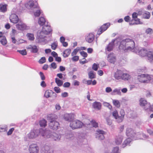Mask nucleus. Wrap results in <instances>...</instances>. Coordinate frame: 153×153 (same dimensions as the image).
I'll use <instances>...</instances> for the list:
<instances>
[{
	"label": "nucleus",
	"mask_w": 153,
	"mask_h": 153,
	"mask_svg": "<svg viewBox=\"0 0 153 153\" xmlns=\"http://www.w3.org/2000/svg\"><path fill=\"white\" fill-rule=\"evenodd\" d=\"M135 48L134 42L132 39H129L123 40L121 42L119 46V48L120 50L125 52L130 51L134 52Z\"/></svg>",
	"instance_id": "obj_1"
},
{
	"label": "nucleus",
	"mask_w": 153,
	"mask_h": 153,
	"mask_svg": "<svg viewBox=\"0 0 153 153\" xmlns=\"http://www.w3.org/2000/svg\"><path fill=\"white\" fill-rule=\"evenodd\" d=\"M51 27L48 25L44 26L40 32L39 38L38 42H43V43H46L49 40L47 39L46 35L48 34L51 31Z\"/></svg>",
	"instance_id": "obj_2"
},
{
	"label": "nucleus",
	"mask_w": 153,
	"mask_h": 153,
	"mask_svg": "<svg viewBox=\"0 0 153 153\" xmlns=\"http://www.w3.org/2000/svg\"><path fill=\"white\" fill-rule=\"evenodd\" d=\"M48 118L50 120L49 124L50 128L53 130L57 129L59 127V123L55 120L57 118V116L55 114H49Z\"/></svg>",
	"instance_id": "obj_3"
},
{
	"label": "nucleus",
	"mask_w": 153,
	"mask_h": 153,
	"mask_svg": "<svg viewBox=\"0 0 153 153\" xmlns=\"http://www.w3.org/2000/svg\"><path fill=\"white\" fill-rule=\"evenodd\" d=\"M45 134L43 133L42 132H41V135L45 138H51L53 140L59 141L61 139V134H57L55 132L52 133L51 134H48V131H45Z\"/></svg>",
	"instance_id": "obj_4"
},
{
	"label": "nucleus",
	"mask_w": 153,
	"mask_h": 153,
	"mask_svg": "<svg viewBox=\"0 0 153 153\" xmlns=\"http://www.w3.org/2000/svg\"><path fill=\"white\" fill-rule=\"evenodd\" d=\"M153 76L148 74H143L138 75L137 76V80L140 83H148L152 79Z\"/></svg>",
	"instance_id": "obj_5"
},
{
	"label": "nucleus",
	"mask_w": 153,
	"mask_h": 153,
	"mask_svg": "<svg viewBox=\"0 0 153 153\" xmlns=\"http://www.w3.org/2000/svg\"><path fill=\"white\" fill-rule=\"evenodd\" d=\"M152 52L150 51H148L147 50L144 48H139L138 47H135L134 51V52L136 53L141 56H147L148 60V55L149 53Z\"/></svg>",
	"instance_id": "obj_6"
},
{
	"label": "nucleus",
	"mask_w": 153,
	"mask_h": 153,
	"mask_svg": "<svg viewBox=\"0 0 153 153\" xmlns=\"http://www.w3.org/2000/svg\"><path fill=\"white\" fill-rule=\"evenodd\" d=\"M41 132H42L44 134L45 133V130L42 129H40V131L35 130L31 131L27 135V136L29 139H34L38 137L40 133L41 134Z\"/></svg>",
	"instance_id": "obj_7"
},
{
	"label": "nucleus",
	"mask_w": 153,
	"mask_h": 153,
	"mask_svg": "<svg viewBox=\"0 0 153 153\" xmlns=\"http://www.w3.org/2000/svg\"><path fill=\"white\" fill-rule=\"evenodd\" d=\"M83 125V123L78 120H72L70 124V126L73 129L80 128L82 127Z\"/></svg>",
	"instance_id": "obj_8"
},
{
	"label": "nucleus",
	"mask_w": 153,
	"mask_h": 153,
	"mask_svg": "<svg viewBox=\"0 0 153 153\" xmlns=\"http://www.w3.org/2000/svg\"><path fill=\"white\" fill-rule=\"evenodd\" d=\"M16 27L18 30L21 31L27 30L30 29V27L29 26H27L25 24L21 21H19L16 25Z\"/></svg>",
	"instance_id": "obj_9"
},
{
	"label": "nucleus",
	"mask_w": 153,
	"mask_h": 153,
	"mask_svg": "<svg viewBox=\"0 0 153 153\" xmlns=\"http://www.w3.org/2000/svg\"><path fill=\"white\" fill-rule=\"evenodd\" d=\"M28 150L30 153H39V149L36 144L32 143L29 146Z\"/></svg>",
	"instance_id": "obj_10"
},
{
	"label": "nucleus",
	"mask_w": 153,
	"mask_h": 153,
	"mask_svg": "<svg viewBox=\"0 0 153 153\" xmlns=\"http://www.w3.org/2000/svg\"><path fill=\"white\" fill-rule=\"evenodd\" d=\"M107 59L108 62L114 64L117 61L116 56L114 53H111L108 55Z\"/></svg>",
	"instance_id": "obj_11"
},
{
	"label": "nucleus",
	"mask_w": 153,
	"mask_h": 153,
	"mask_svg": "<svg viewBox=\"0 0 153 153\" xmlns=\"http://www.w3.org/2000/svg\"><path fill=\"white\" fill-rule=\"evenodd\" d=\"M36 6H38V4H35L33 1H29L25 4V6L30 10V12L33 11L35 8Z\"/></svg>",
	"instance_id": "obj_12"
},
{
	"label": "nucleus",
	"mask_w": 153,
	"mask_h": 153,
	"mask_svg": "<svg viewBox=\"0 0 153 153\" xmlns=\"http://www.w3.org/2000/svg\"><path fill=\"white\" fill-rule=\"evenodd\" d=\"M117 42V39L112 40L111 42H110L106 46L105 48V51L106 52V51H107L108 52H110L112 51L114 46V43Z\"/></svg>",
	"instance_id": "obj_13"
},
{
	"label": "nucleus",
	"mask_w": 153,
	"mask_h": 153,
	"mask_svg": "<svg viewBox=\"0 0 153 153\" xmlns=\"http://www.w3.org/2000/svg\"><path fill=\"white\" fill-rule=\"evenodd\" d=\"M41 152V153H53V152L49 146L45 145L42 147Z\"/></svg>",
	"instance_id": "obj_14"
},
{
	"label": "nucleus",
	"mask_w": 153,
	"mask_h": 153,
	"mask_svg": "<svg viewBox=\"0 0 153 153\" xmlns=\"http://www.w3.org/2000/svg\"><path fill=\"white\" fill-rule=\"evenodd\" d=\"M105 132L101 130H97L96 133V137L99 140H102L104 138V134Z\"/></svg>",
	"instance_id": "obj_15"
},
{
	"label": "nucleus",
	"mask_w": 153,
	"mask_h": 153,
	"mask_svg": "<svg viewBox=\"0 0 153 153\" xmlns=\"http://www.w3.org/2000/svg\"><path fill=\"white\" fill-rule=\"evenodd\" d=\"M74 117V114H73L66 113L64 114V118L66 121L71 122Z\"/></svg>",
	"instance_id": "obj_16"
},
{
	"label": "nucleus",
	"mask_w": 153,
	"mask_h": 153,
	"mask_svg": "<svg viewBox=\"0 0 153 153\" xmlns=\"http://www.w3.org/2000/svg\"><path fill=\"white\" fill-rule=\"evenodd\" d=\"M140 105L141 106H144V109L147 107L150 106V104L147 103V101L144 98H141L139 100Z\"/></svg>",
	"instance_id": "obj_17"
},
{
	"label": "nucleus",
	"mask_w": 153,
	"mask_h": 153,
	"mask_svg": "<svg viewBox=\"0 0 153 153\" xmlns=\"http://www.w3.org/2000/svg\"><path fill=\"white\" fill-rule=\"evenodd\" d=\"M110 26V24L107 23L104 24L100 28V30L97 31V34L98 35H100L103 32L107 29Z\"/></svg>",
	"instance_id": "obj_18"
},
{
	"label": "nucleus",
	"mask_w": 153,
	"mask_h": 153,
	"mask_svg": "<svg viewBox=\"0 0 153 153\" xmlns=\"http://www.w3.org/2000/svg\"><path fill=\"white\" fill-rule=\"evenodd\" d=\"M30 12L33 13L35 17L39 16L41 13V10L38 5L36 6L35 8L32 11H30Z\"/></svg>",
	"instance_id": "obj_19"
},
{
	"label": "nucleus",
	"mask_w": 153,
	"mask_h": 153,
	"mask_svg": "<svg viewBox=\"0 0 153 153\" xmlns=\"http://www.w3.org/2000/svg\"><path fill=\"white\" fill-rule=\"evenodd\" d=\"M52 95L54 97V98L56 97L57 94L54 92H53L51 90H48L46 91L45 93L44 96L47 98L51 97Z\"/></svg>",
	"instance_id": "obj_20"
},
{
	"label": "nucleus",
	"mask_w": 153,
	"mask_h": 153,
	"mask_svg": "<svg viewBox=\"0 0 153 153\" xmlns=\"http://www.w3.org/2000/svg\"><path fill=\"white\" fill-rule=\"evenodd\" d=\"M123 72L120 70H117L115 73L114 75V77L115 79L119 80L122 79V76Z\"/></svg>",
	"instance_id": "obj_21"
},
{
	"label": "nucleus",
	"mask_w": 153,
	"mask_h": 153,
	"mask_svg": "<svg viewBox=\"0 0 153 153\" xmlns=\"http://www.w3.org/2000/svg\"><path fill=\"white\" fill-rule=\"evenodd\" d=\"M94 35L92 33H90L88 34L85 37V40L87 42L91 43L94 40Z\"/></svg>",
	"instance_id": "obj_22"
},
{
	"label": "nucleus",
	"mask_w": 153,
	"mask_h": 153,
	"mask_svg": "<svg viewBox=\"0 0 153 153\" xmlns=\"http://www.w3.org/2000/svg\"><path fill=\"white\" fill-rule=\"evenodd\" d=\"M10 22L13 23H16L18 22L19 19L18 16L15 14H12L10 17Z\"/></svg>",
	"instance_id": "obj_23"
},
{
	"label": "nucleus",
	"mask_w": 153,
	"mask_h": 153,
	"mask_svg": "<svg viewBox=\"0 0 153 153\" xmlns=\"http://www.w3.org/2000/svg\"><path fill=\"white\" fill-rule=\"evenodd\" d=\"M27 49H30L31 52L33 53H37L39 50L38 46L35 45H30L27 48Z\"/></svg>",
	"instance_id": "obj_24"
},
{
	"label": "nucleus",
	"mask_w": 153,
	"mask_h": 153,
	"mask_svg": "<svg viewBox=\"0 0 153 153\" xmlns=\"http://www.w3.org/2000/svg\"><path fill=\"white\" fill-rule=\"evenodd\" d=\"M126 134L128 137H135L136 135L132 129L130 128H127L126 131Z\"/></svg>",
	"instance_id": "obj_25"
},
{
	"label": "nucleus",
	"mask_w": 153,
	"mask_h": 153,
	"mask_svg": "<svg viewBox=\"0 0 153 153\" xmlns=\"http://www.w3.org/2000/svg\"><path fill=\"white\" fill-rule=\"evenodd\" d=\"M123 136L121 135H118L116 136L115 138V142L117 145L120 144L123 141Z\"/></svg>",
	"instance_id": "obj_26"
},
{
	"label": "nucleus",
	"mask_w": 153,
	"mask_h": 153,
	"mask_svg": "<svg viewBox=\"0 0 153 153\" xmlns=\"http://www.w3.org/2000/svg\"><path fill=\"white\" fill-rule=\"evenodd\" d=\"M125 115V112L124 110L121 109L120 111V115L118 119L119 123H120L123 122Z\"/></svg>",
	"instance_id": "obj_27"
},
{
	"label": "nucleus",
	"mask_w": 153,
	"mask_h": 153,
	"mask_svg": "<svg viewBox=\"0 0 153 153\" xmlns=\"http://www.w3.org/2000/svg\"><path fill=\"white\" fill-rule=\"evenodd\" d=\"M92 105L94 108L95 109L100 110L101 108V105L100 102H95L93 103Z\"/></svg>",
	"instance_id": "obj_28"
},
{
	"label": "nucleus",
	"mask_w": 153,
	"mask_h": 153,
	"mask_svg": "<svg viewBox=\"0 0 153 153\" xmlns=\"http://www.w3.org/2000/svg\"><path fill=\"white\" fill-rule=\"evenodd\" d=\"M46 22L45 18L42 17H40L38 19V23L40 26L44 25Z\"/></svg>",
	"instance_id": "obj_29"
},
{
	"label": "nucleus",
	"mask_w": 153,
	"mask_h": 153,
	"mask_svg": "<svg viewBox=\"0 0 153 153\" xmlns=\"http://www.w3.org/2000/svg\"><path fill=\"white\" fill-rule=\"evenodd\" d=\"M112 115L116 119V121L118 123H119L118 119L119 115L118 114V112L117 110H115L112 112Z\"/></svg>",
	"instance_id": "obj_30"
},
{
	"label": "nucleus",
	"mask_w": 153,
	"mask_h": 153,
	"mask_svg": "<svg viewBox=\"0 0 153 153\" xmlns=\"http://www.w3.org/2000/svg\"><path fill=\"white\" fill-rule=\"evenodd\" d=\"M111 94L113 95H121V92L120 91V89L117 88H116L112 91Z\"/></svg>",
	"instance_id": "obj_31"
},
{
	"label": "nucleus",
	"mask_w": 153,
	"mask_h": 153,
	"mask_svg": "<svg viewBox=\"0 0 153 153\" xmlns=\"http://www.w3.org/2000/svg\"><path fill=\"white\" fill-rule=\"evenodd\" d=\"M7 4H0V11L4 13L7 10Z\"/></svg>",
	"instance_id": "obj_32"
},
{
	"label": "nucleus",
	"mask_w": 153,
	"mask_h": 153,
	"mask_svg": "<svg viewBox=\"0 0 153 153\" xmlns=\"http://www.w3.org/2000/svg\"><path fill=\"white\" fill-rule=\"evenodd\" d=\"M131 139L130 138H128L126 139L123 142L122 144V147L123 148L125 147L126 146L129 144L131 142Z\"/></svg>",
	"instance_id": "obj_33"
},
{
	"label": "nucleus",
	"mask_w": 153,
	"mask_h": 153,
	"mask_svg": "<svg viewBox=\"0 0 153 153\" xmlns=\"http://www.w3.org/2000/svg\"><path fill=\"white\" fill-rule=\"evenodd\" d=\"M131 78L130 76L128 74L123 72L122 79L124 80H128Z\"/></svg>",
	"instance_id": "obj_34"
},
{
	"label": "nucleus",
	"mask_w": 153,
	"mask_h": 153,
	"mask_svg": "<svg viewBox=\"0 0 153 153\" xmlns=\"http://www.w3.org/2000/svg\"><path fill=\"white\" fill-rule=\"evenodd\" d=\"M148 61L152 64H153V53L150 52L148 55Z\"/></svg>",
	"instance_id": "obj_35"
},
{
	"label": "nucleus",
	"mask_w": 153,
	"mask_h": 153,
	"mask_svg": "<svg viewBox=\"0 0 153 153\" xmlns=\"http://www.w3.org/2000/svg\"><path fill=\"white\" fill-rule=\"evenodd\" d=\"M71 50L69 49H67L65 50L63 53V55L64 57H67L71 53Z\"/></svg>",
	"instance_id": "obj_36"
},
{
	"label": "nucleus",
	"mask_w": 153,
	"mask_h": 153,
	"mask_svg": "<svg viewBox=\"0 0 153 153\" xmlns=\"http://www.w3.org/2000/svg\"><path fill=\"white\" fill-rule=\"evenodd\" d=\"M26 36L28 39L30 40L33 41L35 39L34 35L33 33H27V34Z\"/></svg>",
	"instance_id": "obj_37"
},
{
	"label": "nucleus",
	"mask_w": 153,
	"mask_h": 153,
	"mask_svg": "<svg viewBox=\"0 0 153 153\" xmlns=\"http://www.w3.org/2000/svg\"><path fill=\"white\" fill-rule=\"evenodd\" d=\"M55 82L58 86H61L63 83V82L62 81L60 80L58 78H56L55 79Z\"/></svg>",
	"instance_id": "obj_38"
},
{
	"label": "nucleus",
	"mask_w": 153,
	"mask_h": 153,
	"mask_svg": "<svg viewBox=\"0 0 153 153\" xmlns=\"http://www.w3.org/2000/svg\"><path fill=\"white\" fill-rule=\"evenodd\" d=\"M112 153H120L119 148L118 146L114 147L112 150Z\"/></svg>",
	"instance_id": "obj_39"
},
{
	"label": "nucleus",
	"mask_w": 153,
	"mask_h": 153,
	"mask_svg": "<svg viewBox=\"0 0 153 153\" xmlns=\"http://www.w3.org/2000/svg\"><path fill=\"white\" fill-rule=\"evenodd\" d=\"M39 124L41 126L45 127L47 125L46 121L44 119H42L40 121Z\"/></svg>",
	"instance_id": "obj_40"
},
{
	"label": "nucleus",
	"mask_w": 153,
	"mask_h": 153,
	"mask_svg": "<svg viewBox=\"0 0 153 153\" xmlns=\"http://www.w3.org/2000/svg\"><path fill=\"white\" fill-rule=\"evenodd\" d=\"M1 43L3 45H4L7 43V42L5 37H2V39L0 40Z\"/></svg>",
	"instance_id": "obj_41"
},
{
	"label": "nucleus",
	"mask_w": 153,
	"mask_h": 153,
	"mask_svg": "<svg viewBox=\"0 0 153 153\" xmlns=\"http://www.w3.org/2000/svg\"><path fill=\"white\" fill-rule=\"evenodd\" d=\"M88 75L89 78L90 79H93L95 78V74L93 71H90L88 73Z\"/></svg>",
	"instance_id": "obj_42"
},
{
	"label": "nucleus",
	"mask_w": 153,
	"mask_h": 153,
	"mask_svg": "<svg viewBox=\"0 0 153 153\" xmlns=\"http://www.w3.org/2000/svg\"><path fill=\"white\" fill-rule=\"evenodd\" d=\"M113 102L114 105L116 107L119 108L120 106L119 101L117 100H113Z\"/></svg>",
	"instance_id": "obj_43"
},
{
	"label": "nucleus",
	"mask_w": 153,
	"mask_h": 153,
	"mask_svg": "<svg viewBox=\"0 0 153 153\" xmlns=\"http://www.w3.org/2000/svg\"><path fill=\"white\" fill-rule=\"evenodd\" d=\"M7 130V126L4 125L3 126H0V132L6 131Z\"/></svg>",
	"instance_id": "obj_44"
},
{
	"label": "nucleus",
	"mask_w": 153,
	"mask_h": 153,
	"mask_svg": "<svg viewBox=\"0 0 153 153\" xmlns=\"http://www.w3.org/2000/svg\"><path fill=\"white\" fill-rule=\"evenodd\" d=\"M140 136L137 138V139H145L147 138L148 136L144 134H140Z\"/></svg>",
	"instance_id": "obj_45"
},
{
	"label": "nucleus",
	"mask_w": 153,
	"mask_h": 153,
	"mask_svg": "<svg viewBox=\"0 0 153 153\" xmlns=\"http://www.w3.org/2000/svg\"><path fill=\"white\" fill-rule=\"evenodd\" d=\"M145 32L147 34L151 35L153 33V31L151 28H148L146 30Z\"/></svg>",
	"instance_id": "obj_46"
},
{
	"label": "nucleus",
	"mask_w": 153,
	"mask_h": 153,
	"mask_svg": "<svg viewBox=\"0 0 153 153\" xmlns=\"http://www.w3.org/2000/svg\"><path fill=\"white\" fill-rule=\"evenodd\" d=\"M58 46V44L57 42H55L52 44L51 45V48L53 50H55Z\"/></svg>",
	"instance_id": "obj_47"
},
{
	"label": "nucleus",
	"mask_w": 153,
	"mask_h": 153,
	"mask_svg": "<svg viewBox=\"0 0 153 153\" xmlns=\"http://www.w3.org/2000/svg\"><path fill=\"white\" fill-rule=\"evenodd\" d=\"M11 38L12 42L14 44H17V41L15 39V36L13 35H11Z\"/></svg>",
	"instance_id": "obj_48"
},
{
	"label": "nucleus",
	"mask_w": 153,
	"mask_h": 153,
	"mask_svg": "<svg viewBox=\"0 0 153 153\" xmlns=\"http://www.w3.org/2000/svg\"><path fill=\"white\" fill-rule=\"evenodd\" d=\"M143 16L145 19H149L150 17V13L149 12L146 11L144 14Z\"/></svg>",
	"instance_id": "obj_49"
},
{
	"label": "nucleus",
	"mask_w": 153,
	"mask_h": 153,
	"mask_svg": "<svg viewBox=\"0 0 153 153\" xmlns=\"http://www.w3.org/2000/svg\"><path fill=\"white\" fill-rule=\"evenodd\" d=\"M146 68L145 67L140 68L138 69V71L139 72H146Z\"/></svg>",
	"instance_id": "obj_50"
},
{
	"label": "nucleus",
	"mask_w": 153,
	"mask_h": 153,
	"mask_svg": "<svg viewBox=\"0 0 153 153\" xmlns=\"http://www.w3.org/2000/svg\"><path fill=\"white\" fill-rule=\"evenodd\" d=\"M79 50V48H76L75 49L72 53L71 55L73 56L76 55Z\"/></svg>",
	"instance_id": "obj_51"
},
{
	"label": "nucleus",
	"mask_w": 153,
	"mask_h": 153,
	"mask_svg": "<svg viewBox=\"0 0 153 153\" xmlns=\"http://www.w3.org/2000/svg\"><path fill=\"white\" fill-rule=\"evenodd\" d=\"M103 104L104 106L107 107L110 109H111L112 108V106L107 102H104Z\"/></svg>",
	"instance_id": "obj_52"
},
{
	"label": "nucleus",
	"mask_w": 153,
	"mask_h": 153,
	"mask_svg": "<svg viewBox=\"0 0 153 153\" xmlns=\"http://www.w3.org/2000/svg\"><path fill=\"white\" fill-rule=\"evenodd\" d=\"M90 123L92 124L93 127L96 128L98 126V123L95 122V120H93L91 121L90 122Z\"/></svg>",
	"instance_id": "obj_53"
},
{
	"label": "nucleus",
	"mask_w": 153,
	"mask_h": 153,
	"mask_svg": "<svg viewBox=\"0 0 153 153\" xmlns=\"http://www.w3.org/2000/svg\"><path fill=\"white\" fill-rule=\"evenodd\" d=\"M17 52H19L22 55H25L27 54V52L25 50H17Z\"/></svg>",
	"instance_id": "obj_54"
},
{
	"label": "nucleus",
	"mask_w": 153,
	"mask_h": 153,
	"mask_svg": "<svg viewBox=\"0 0 153 153\" xmlns=\"http://www.w3.org/2000/svg\"><path fill=\"white\" fill-rule=\"evenodd\" d=\"M46 59L45 57H42L39 60V62L40 64H43L45 62Z\"/></svg>",
	"instance_id": "obj_55"
},
{
	"label": "nucleus",
	"mask_w": 153,
	"mask_h": 153,
	"mask_svg": "<svg viewBox=\"0 0 153 153\" xmlns=\"http://www.w3.org/2000/svg\"><path fill=\"white\" fill-rule=\"evenodd\" d=\"M14 130V128H10L7 132V135L8 136L11 135Z\"/></svg>",
	"instance_id": "obj_56"
},
{
	"label": "nucleus",
	"mask_w": 153,
	"mask_h": 153,
	"mask_svg": "<svg viewBox=\"0 0 153 153\" xmlns=\"http://www.w3.org/2000/svg\"><path fill=\"white\" fill-rule=\"evenodd\" d=\"M54 91L57 93H59L60 92L61 90L60 88L58 87H55L54 88Z\"/></svg>",
	"instance_id": "obj_57"
},
{
	"label": "nucleus",
	"mask_w": 153,
	"mask_h": 153,
	"mask_svg": "<svg viewBox=\"0 0 153 153\" xmlns=\"http://www.w3.org/2000/svg\"><path fill=\"white\" fill-rule=\"evenodd\" d=\"M98 65L97 64L94 63L92 66V69L94 71H96L98 69Z\"/></svg>",
	"instance_id": "obj_58"
},
{
	"label": "nucleus",
	"mask_w": 153,
	"mask_h": 153,
	"mask_svg": "<svg viewBox=\"0 0 153 153\" xmlns=\"http://www.w3.org/2000/svg\"><path fill=\"white\" fill-rule=\"evenodd\" d=\"M112 89L110 87H108L106 88L105 89V92L106 93H108L112 91Z\"/></svg>",
	"instance_id": "obj_59"
},
{
	"label": "nucleus",
	"mask_w": 153,
	"mask_h": 153,
	"mask_svg": "<svg viewBox=\"0 0 153 153\" xmlns=\"http://www.w3.org/2000/svg\"><path fill=\"white\" fill-rule=\"evenodd\" d=\"M80 53L81 55L85 58L87 57V53L84 51H81L80 52Z\"/></svg>",
	"instance_id": "obj_60"
},
{
	"label": "nucleus",
	"mask_w": 153,
	"mask_h": 153,
	"mask_svg": "<svg viewBox=\"0 0 153 153\" xmlns=\"http://www.w3.org/2000/svg\"><path fill=\"white\" fill-rule=\"evenodd\" d=\"M106 120L107 123L108 125H111L112 122L111 120L110 119L108 118H106Z\"/></svg>",
	"instance_id": "obj_61"
},
{
	"label": "nucleus",
	"mask_w": 153,
	"mask_h": 153,
	"mask_svg": "<svg viewBox=\"0 0 153 153\" xmlns=\"http://www.w3.org/2000/svg\"><path fill=\"white\" fill-rule=\"evenodd\" d=\"M39 74L40 76V77L41 78V79L42 80H44L45 79V76L43 74L42 72H39Z\"/></svg>",
	"instance_id": "obj_62"
},
{
	"label": "nucleus",
	"mask_w": 153,
	"mask_h": 153,
	"mask_svg": "<svg viewBox=\"0 0 153 153\" xmlns=\"http://www.w3.org/2000/svg\"><path fill=\"white\" fill-rule=\"evenodd\" d=\"M12 33L11 35H13L15 36L16 34H17L18 33L17 31L14 29H13L12 31Z\"/></svg>",
	"instance_id": "obj_63"
},
{
	"label": "nucleus",
	"mask_w": 153,
	"mask_h": 153,
	"mask_svg": "<svg viewBox=\"0 0 153 153\" xmlns=\"http://www.w3.org/2000/svg\"><path fill=\"white\" fill-rule=\"evenodd\" d=\"M79 59V57L78 56H74L72 58V60L74 61H77Z\"/></svg>",
	"instance_id": "obj_64"
}]
</instances>
